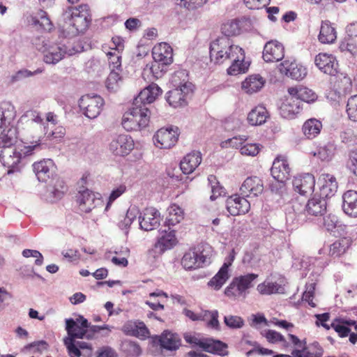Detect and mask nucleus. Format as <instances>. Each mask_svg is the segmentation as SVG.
Segmentation results:
<instances>
[{
    "label": "nucleus",
    "mask_w": 357,
    "mask_h": 357,
    "mask_svg": "<svg viewBox=\"0 0 357 357\" xmlns=\"http://www.w3.org/2000/svg\"><path fill=\"white\" fill-rule=\"evenodd\" d=\"M16 139V130L9 128L7 134L3 133L0 137V161L8 168V174L18 172L20 169L21 160L26 157L34 154V146L26 147L19 144L13 146Z\"/></svg>",
    "instance_id": "1"
},
{
    "label": "nucleus",
    "mask_w": 357,
    "mask_h": 357,
    "mask_svg": "<svg viewBox=\"0 0 357 357\" xmlns=\"http://www.w3.org/2000/svg\"><path fill=\"white\" fill-rule=\"evenodd\" d=\"M62 17L63 33L70 38L86 31L91 21L89 7L86 4L69 7L63 12Z\"/></svg>",
    "instance_id": "2"
},
{
    "label": "nucleus",
    "mask_w": 357,
    "mask_h": 357,
    "mask_svg": "<svg viewBox=\"0 0 357 357\" xmlns=\"http://www.w3.org/2000/svg\"><path fill=\"white\" fill-rule=\"evenodd\" d=\"M211 61L217 64L230 62L243 58V49L232 43L227 37H219L210 44Z\"/></svg>",
    "instance_id": "3"
},
{
    "label": "nucleus",
    "mask_w": 357,
    "mask_h": 357,
    "mask_svg": "<svg viewBox=\"0 0 357 357\" xmlns=\"http://www.w3.org/2000/svg\"><path fill=\"white\" fill-rule=\"evenodd\" d=\"M79 41L75 38L63 39L59 43L50 45L44 52L43 61L47 64H56L66 55L72 56L83 51Z\"/></svg>",
    "instance_id": "4"
},
{
    "label": "nucleus",
    "mask_w": 357,
    "mask_h": 357,
    "mask_svg": "<svg viewBox=\"0 0 357 357\" xmlns=\"http://www.w3.org/2000/svg\"><path fill=\"white\" fill-rule=\"evenodd\" d=\"M87 326H89L88 320L82 315H79L76 320L71 318L66 320V330L68 337L64 338L63 343L70 356L73 354H79L75 347L74 340L86 338Z\"/></svg>",
    "instance_id": "5"
},
{
    "label": "nucleus",
    "mask_w": 357,
    "mask_h": 357,
    "mask_svg": "<svg viewBox=\"0 0 357 357\" xmlns=\"http://www.w3.org/2000/svg\"><path fill=\"white\" fill-rule=\"evenodd\" d=\"M150 114L148 107L134 105L130 111L123 114L121 121L122 126L129 132L141 130L148 126Z\"/></svg>",
    "instance_id": "6"
},
{
    "label": "nucleus",
    "mask_w": 357,
    "mask_h": 357,
    "mask_svg": "<svg viewBox=\"0 0 357 357\" xmlns=\"http://www.w3.org/2000/svg\"><path fill=\"white\" fill-rule=\"evenodd\" d=\"M257 277V274L248 273L234 278L230 284L225 289V295L229 297L245 298L248 294V289L254 286L252 282Z\"/></svg>",
    "instance_id": "7"
},
{
    "label": "nucleus",
    "mask_w": 357,
    "mask_h": 357,
    "mask_svg": "<svg viewBox=\"0 0 357 357\" xmlns=\"http://www.w3.org/2000/svg\"><path fill=\"white\" fill-rule=\"evenodd\" d=\"M326 200L321 197H313L309 199L304 208V213L300 211L301 206L299 203L294 202L292 204V209L298 218V220L304 221L302 218L303 215L312 216H321L326 211Z\"/></svg>",
    "instance_id": "8"
},
{
    "label": "nucleus",
    "mask_w": 357,
    "mask_h": 357,
    "mask_svg": "<svg viewBox=\"0 0 357 357\" xmlns=\"http://www.w3.org/2000/svg\"><path fill=\"white\" fill-rule=\"evenodd\" d=\"M47 124H26L24 130V139L26 142L23 145L26 147L34 146V153L41 149L42 139L47 135Z\"/></svg>",
    "instance_id": "9"
},
{
    "label": "nucleus",
    "mask_w": 357,
    "mask_h": 357,
    "mask_svg": "<svg viewBox=\"0 0 357 357\" xmlns=\"http://www.w3.org/2000/svg\"><path fill=\"white\" fill-rule=\"evenodd\" d=\"M105 104L104 100L98 95H84L79 100V107L89 119H93L99 116Z\"/></svg>",
    "instance_id": "10"
},
{
    "label": "nucleus",
    "mask_w": 357,
    "mask_h": 357,
    "mask_svg": "<svg viewBox=\"0 0 357 357\" xmlns=\"http://www.w3.org/2000/svg\"><path fill=\"white\" fill-rule=\"evenodd\" d=\"M195 89V86L191 85H187V89L185 90L174 87L166 93V100L174 108L185 107L188 105V100L192 98Z\"/></svg>",
    "instance_id": "11"
},
{
    "label": "nucleus",
    "mask_w": 357,
    "mask_h": 357,
    "mask_svg": "<svg viewBox=\"0 0 357 357\" xmlns=\"http://www.w3.org/2000/svg\"><path fill=\"white\" fill-rule=\"evenodd\" d=\"M178 243L176 237L175 231L172 230L170 227L167 229L160 230V236L154 244L153 248L150 252H153L154 257L163 254L165 251L172 249Z\"/></svg>",
    "instance_id": "12"
},
{
    "label": "nucleus",
    "mask_w": 357,
    "mask_h": 357,
    "mask_svg": "<svg viewBox=\"0 0 357 357\" xmlns=\"http://www.w3.org/2000/svg\"><path fill=\"white\" fill-rule=\"evenodd\" d=\"M77 202L80 211L89 213L96 207L102 206L103 201L99 193H95L89 189L79 191L77 196Z\"/></svg>",
    "instance_id": "13"
},
{
    "label": "nucleus",
    "mask_w": 357,
    "mask_h": 357,
    "mask_svg": "<svg viewBox=\"0 0 357 357\" xmlns=\"http://www.w3.org/2000/svg\"><path fill=\"white\" fill-rule=\"evenodd\" d=\"M178 128H160L153 136L154 144L159 149H170L178 141Z\"/></svg>",
    "instance_id": "14"
},
{
    "label": "nucleus",
    "mask_w": 357,
    "mask_h": 357,
    "mask_svg": "<svg viewBox=\"0 0 357 357\" xmlns=\"http://www.w3.org/2000/svg\"><path fill=\"white\" fill-rule=\"evenodd\" d=\"M271 172L280 187H284V182L290 176V167L285 156L279 155L274 160Z\"/></svg>",
    "instance_id": "15"
},
{
    "label": "nucleus",
    "mask_w": 357,
    "mask_h": 357,
    "mask_svg": "<svg viewBox=\"0 0 357 357\" xmlns=\"http://www.w3.org/2000/svg\"><path fill=\"white\" fill-rule=\"evenodd\" d=\"M132 138L127 135H119L114 138L109 144V150L115 155L125 156L134 149Z\"/></svg>",
    "instance_id": "16"
},
{
    "label": "nucleus",
    "mask_w": 357,
    "mask_h": 357,
    "mask_svg": "<svg viewBox=\"0 0 357 357\" xmlns=\"http://www.w3.org/2000/svg\"><path fill=\"white\" fill-rule=\"evenodd\" d=\"M235 258V252L233 250L225 259L224 264L219 271L208 282V285L211 288L218 290L227 282L229 278V268L231 266Z\"/></svg>",
    "instance_id": "17"
},
{
    "label": "nucleus",
    "mask_w": 357,
    "mask_h": 357,
    "mask_svg": "<svg viewBox=\"0 0 357 357\" xmlns=\"http://www.w3.org/2000/svg\"><path fill=\"white\" fill-rule=\"evenodd\" d=\"M284 56V47L281 43L271 40L265 44L262 57L266 62H277L281 61Z\"/></svg>",
    "instance_id": "18"
},
{
    "label": "nucleus",
    "mask_w": 357,
    "mask_h": 357,
    "mask_svg": "<svg viewBox=\"0 0 357 357\" xmlns=\"http://www.w3.org/2000/svg\"><path fill=\"white\" fill-rule=\"evenodd\" d=\"M162 89L158 84L152 83L140 91L137 98H135L133 105L142 107H147L146 105H149L155 101L156 98L161 94Z\"/></svg>",
    "instance_id": "19"
},
{
    "label": "nucleus",
    "mask_w": 357,
    "mask_h": 357,
    "mask_svg": "<svg viewBox=\"0 0 357 357\" xmlns=\"http://www.w3.org/2000/svg\"><path fill=\"white\" fill-rule=\"evenodd\" d=\"M33 170L40 182H47L54 179L55 167L52 160H43L33 164Z\"/></svg>",
    "instance_id": "20"
},
{
    "label": "nucleus",
    "mask_w": 357,
    "mask_h": 357,
    "mask_svg": "<svg viewBox=\"0 0 357 357\" xmlns=\"http://www.w3.org/2000/svg\"><path fill=\"white\" fill-rule=\"evenodd\" d=\"M240 191L243 197H256L264 191V183L257 176L248 177L242 183Z\"/></svg>",
    "instance_id": "21"
},
{
    "label": "nucleus",
    "mask_w": 357,
    "mask_h": 357,
    "mask_svg": "<svg viewBox=\"0 0 357 357\" xmlns=\"http://www.w3.org/2000/svg\"><path fill=\"white\" fill-rule=\"evenodd\" d=\"M292 185L296 192L301 195H307L314 190L315 179L312 174H304L294 177Z\"/></svg>",
    "instance_id": "22"
},
{
    "label": "nucleus",
    "mask_w": 357,
    "mask_h": 357,
    "mask_svg": "<svg viewBox=\"0 0 357 357\" xmlns=\"http://www.w3.org/2000/svg\"><path fill=\"white\" fill-rule=\"evenodd\" d=\"M159 211L154 208H146L143 215L139 216V225L141 229L151 231L159 225L160 216Z\"/></svg>",
    "instance_id": "23"
},
{
    "label": "nucleus",
    "mask_w": 357,
    "mask_h": 357,
    "mask_svg": "<svg viewBox=\"0 0 357 357\" xmlns=\"http://www.w3.org/2000/svg\"><path fill=\"white\" fill-rule=\"evenodd\" d=\"M279 70L282 74L293 79H303L307 75L306 68L296 61H284L280 64Z\"/></svg>",
    "instance_id": "24"
},
{
    "label": "nucleus",
    "mask_w": 357,
    "mask_h": 357,
    "mask_svg": "<svg viewBox=\"0 0 357 357\" xmlns=\"http://www.w3.org/2000/svg\"><path fill=\"white\" fill-rule=\"evenodd\" d=\"M226 208L231 215L236 216L248 213L250 204L245 197L233 195L227 199Z\"/></svg>",
    "instance_id": "25"
},
{
    "label": "nucleus",
    "mask_w": 357,
    "mask_h": 357,
    "mask_svg": "<svg viewBox=\"0 0 357 357\" xmlns=\"http://www.w3.org/2000/svg\"><path fill=\"white\" fill-rule=\"evenodd\" d=\"M314 63L326 74L335 75L337 73V63L332 54L320 53L315 56Z\"/></svg>",
    "instance_id": "26"
},
{
    "label": "nucleus",
    "mask_w": 357,
    "mask_h": 357,
    "mask_svg": "<svg viewBox=\"0 0 357 357\" xmlns=\"http://www.w3.org/2000/svg\"><path fill=\"white\" fill-rule=\"evenodd\" d=\"M16 116L15 107L10 102H4L0 106V137L7 134L9 126Z\"/></svg>",
    "instance_id": "27"
},
{
    "label": "nucleus",
    "mask_w": 357,
    "mask_h": 357,
    "mask_svg": "<svg viewBox=\"0 0 357 357\" xmlns=\"http://www.w3.org/2000/svg\"><path fill=\"white\" fill-rule=\"evenodd\" d=\"M153 58L162 64L170 65L173 62L172 48L166 43L159 44L153 48Z\"/></svg>",
    "instance_id": "28"
},
{
    "label": "nucleus",
    "mask_w": 357,
    "mask_h": 357,
    "mask_svg": "<svg viewBox=\"0 0 357 357\" xmlns=\"http://www.w3.org/2000/svg\"><path fill=\"white\" fill-rule=\"evenodd\" d=\"M227 345L220 340L202 338V351L225 356L228 354Z\"/></svg>",
    "instance_id": "29"
},
{
    "label": "nucleus",
    "mask_w": 357,
    "mask_h": 357,
    "mask_svg": "<svg viewBox=\"0 0 357 357\" xmlns=\"http://www.w3.org/2000/svg\"><path fill=\"white\" fill-rule=\"evenodd\" d=\"M288 93L290 96L295 98L296 101H303L306 102H313L317 99V95L311 89L301 86H296L288 89Z\"/></svg>",
    "instance_id": "30"
},
{
    "label": "nucleus",
    "mask_w": 357,
    "mask_h": 357,
    "mask_svg": "<svg viewBox=\"0 0 357 357\" xmlns=\"http://www.w3.org/2000/svg\"><path fill=\"white\" fill-rule=\"evenodd\" d=\"M201 164V153L192 152L185 155L180 162V169L184 174H189Z\"/></svg>",
    "instance_id": "31"
},
{
    "label": "nucleus",
    "mask_w": 357,
    "mask_h": 357,
    "mask_svg": "<svg viewBox=\"0 0 357 357\" xmlns=\"http://www.w3.org/2000/svg\"><path fill=\"white\" fill-rule=\"evenodd\" d=\"M159 343L162 349L168 351H176L180 347L181 341L178 335L169 331H165L160 336Z\"/></svg>",
    "instance_id": "32"
},
{
    "label": "nucleus",
    "mask_w": 357,
    "mask_h": 357,
    "mask_svg": "<svg viewBox=\"0 0 357 357\" xmlns=\"http://www.w3.org/2000/svg\"><path fill=\"white\" fill-rule=\"evenodd\" d=\"M324 183L320 188V196L321 198L326 199L335 195L337 190V183L336 178L328 174H322Z\"/></svg>",
    "instance_id": "33"
},
{
    "label": "nucleus",
    "mask_w": 357,
    "mask_h": 357,
    "mask_svg": "<svg viewBox=\"0 0 357 357\" xmlns=\"http://www.w3.org/2000/svg\"><path fill=\"white\" fill-rule=\"evenodd\" d=\"M342 208L350 216L357 217V192L349 190L343 195Z\"/></svg>",
    "instance_id": "34"
},
{
    "label": "nucleus",
    "mask_w": 357,
    "mask_h": 357,
    "mask_svg": "<svg viewBox=\"0 0 357 357\" xmlns=\"http://www.w3.org/2000/svg\"><path fill=\"white\" fill-rule=\"evenodd\" d=\"M318 38L324 44H331L335 41L337 38L336 30L329 21L322 22Z\"/></svg>",
    "instance_id": "35"
},
{
    "label": "nucleus",
    "mask_w": 357,
    "mask_h": 357,
    "mask_svg": "<svg viewBox=\"0 0 357 357\" xmlns=\"http://www.w3.org/2000/svg\"><path fill=\"white\" fill-rule=\"evenodd\" d=\"M264 79L259 75H252L242 82V89L248 93H253L262 89Z\"/></svg>",
    "instance_id": "36"
},
{
    "label": "nucleus",
    "mask_w": 357,
    "mask_h": 357,
    "mask_svg": "<svg viewBox=\"0 0 357 357\" xmlns=\"http://www.w3.org/2000/svg\"><path fill=\"white\" fill-rule=\"evenodd\" d=\"M268 117V112L266 107L258 105L248 113L247 119L251 126H260L266 121Z\"/></svg>",
    "instance_id": "37"
},
{
    "label": "nucleus",
    "mask_w": 357,
    "mask_h": 357,
    "mask_svg": "<svg viewBox=\"0 0 357 357\" xmlns=\"http://www.w3.org/2000/svg\"><path fill=\"white\" fill-rule=\"evenodd\" d=\"M301 110V102L290 96L287 99L280 107V114L284 119H292L299 113Z\"/></svg>",
    "instance_id": "38"
},
{
    "label": "nucleus",
    "mask_w": 357,
    "mask_h": 357,
    "mask_svg": "<svg viewBox=\"0 0 357 357\" xmlns=\"http://www.w3.org/2000/svg\"><path fill=\"white\" fill-rule=\"evenodd\" d=\"M323 354L324 350L318 342H314L301 349H294L291 352L293 357H321Z\"/></svg>",
    "instance_id": "39"
},
{
    "label": "nucleus",
    "mask_w": 357,
    "mask_h": 357,
    "mask_svg": "<svg viewBox=\"0 0 357 357\" xmlns=\"http://www.w3.org/2000/svg\"><path fill=\"white\" fill-rule=\"evenodd\" d=\"M321 122L316 119L307 120L303 126V132L308 139L314 138L321 131Z\"/></svg>",
    "instance_id": "40"
},
{
    "label": "nucleus",
    "mask_w": 357,
    "mask_h": 357,
    "mask_svg": "<svg viewBox=\"0 0 357 357\" xmlns=\"http://www.w3.org/2000/svg\"><path fill=\"white\" fill-rule=\"evenodd\" d=\"M171 82L174 87L187 89V85L195 86L194 84L189 81L188 73L186 70H179L176 71L171 78Z\"/></svg>",
    "instance_id": "41"
},
{
    "label": "nucleus",
    "mask_w": 357,
    "mask_h": 357,
    "mask_svg": "<svg viewBox=\"0 0 357 357\" xmlns=\"http://www.w3.org/2000/svg\"><path fill=\"white\" fill-rule=\"evenodd\" d=\"M201 257L194 250L185 252L181 259V264L186 270L196 269L199 267Z\"/></svg>",
    "instance_id": "42"
},
{
    "label": "nucleus",
    "mask_w": 357,
    "mask_h": 357,
    "mask_svg": "<svg viewBox=\"0 0 357 357\" xmlns=\"http://www.w3.org/2000/svg\"><path fill=\"white\" fill-rule=\"evenodd\" d=\"M167 211L168 215L166 218L165 223L167 225L168 227L176 225L183 219V211L176 204L171 205L168 208Z\"/></svg>",
    "instance_id": "43"
},
{
    "label": "nucleus",
    "mask_w": 357,
    "mask_h": 357,
    "mask_svg": "<svg viewBox=\"0 0 357 357\" xmlns=\"http://www.w3.org/2000/svg\"><path fill=\"white\" fill-rule=\"evenodd\" d=\"M257 291L264 295H270L273 294H283L284 288L282 284L277 282L265 281L257 285Z\"/></svg>",
    "instance_id": "44"
},
{
    "label": "nucleus",
    "mask_w": 357,
    "mask_h": 357,
    "mask_svg": "<svg viewBox=\"0 0 357 357\" xmlns=\"http://www.w3.org/2000/svg\"><path fill=\"white\" fill-rule=\"evenodd\" d=\"M356 323L352 320H347L344 319H335L331 324L333 328L341 337H347L349 334L351 330L347 326L354 325Z\"/></svg>",
    "instance_id": "45"
},
{
    "label": "nucleus",
    "mask_w": 357,
    "mask_h": 357,
    "mask_svg": "<svg viewBox=\"0 0 357 357\" xmlns=\"http://www.w3.org/2000/svg\"><path fill=\"white\" fill-rule=\"evenodd\" d=\"M20 124H47L42 118L40 113L36 110L26 111L20 119Z\"/></svg>",
    "instance_id": "46"
},
{
    "label": "nucleus",
    "mask_w": 357,
    "mask_h": 357,
    "mask_svg": "<svg viewBox=\"0 0 357 357\" xmlns=\"http://www.w3.org/2000/svg\"><path fill=\"white\" fill-rule=\"evenodd\" d=\"M245 59V53L244 50H243V58L238 59H232L230 62L231 63V65L229 66V68L227 69V73L229 75H236L241 73H245L249 67V63L245 62L244 61Z\"/></svg>",
    "instance_id": "47"
},
{
    "label": "nucleus",
    "mask_w": 357,
    "mask_h": 357,
    "mask_svg": "<svg viewBox=\"0 0 357 357\" xmlns=\"http://www.w3.org/2000/svg\"><path fill=\"white\" fill-rule=\"evenodd\" d=\"M349 245V239L346 238L339 239L330 245L329 255L334 257H339L346 252Z\"/></svg>",
    "instance_id": "48"
},
{
    "label": "nucleus",
    "mask_w": 357,
    "mask_h": 357,
    "mask_svg": "<svg viewBox=\"0 0 357 357\" xmlns=\"http://www.w3.org/2000/svg\"><path fill=\"white\" fill-rule=\"evenodd\" d=\"M202 321L206 322V325L208 328L215 331H220L218 312L217 310L202 311Z\"/></svg>",
    "instance_id": "49"
},
{
    "label": "nucleus",
    "mask_w": 357,
    "mask_h": 357,
    "mask_svg": "<svg viewBox=\"0 0 357 357\" xmlns=\"http://www.w3.org/2000/svg\"><path fill=\"white\" fill-rule=\"evenodd\" d=\"M119 72L111 70L106 79L105 86L110 92H116L121 86L122 77L120 76Z\"/></svg>",
    "instance_id": "50"
},
{
    "label": "nucleus",
    "mask_w": 357,
    "mask_h": 357,
    "mask_svg": "<svg viewBox=\"0 0 357 357\" xmlns=\"http://www.w3.org/2000/svg\"><path fill=\"white\" fill-rule=\"evenodd\" d=\"M88 325L86 328V338L88 340H92L95 338L96 334L102 331V336L107 337L111 332V328L109 325L105 324L103 326H96L92 325L91 323L88 321Z\"/></svg>",
    "instance_id": "51"
},
{
    "label": "nucleus",
    "mask_w": 357,
    "mask_h": 357,
    "mask_svg": "<svg viewBox=\"0 0 357 357\" xmlns=\"http://www.w3.org/2000/svg\"><path fill=\"white\" fill-rule=\"evenodd\" d=\"M335 146L332 143L320 146L314 155L317 156L322 161L328 162L332 160L335 155Z\"/></svg>",
    "instance_id": "52"
},
{
    "label": "nucleus",
    "mask_w": 357,
    "mask_h": 357,
    "mask_svg": "<svg viewBox=\"0 0 357 357\" xmlns=\"http://www.w3.org/2000/svg\"><path fill=\"white\" fill-rule=\"evenodd\" d=\"M208 185L211 188V195L210 197L211 200L213 201L218 197L225 195L224 188L220 185L216 177L213 175H210L208 177Z\"/></svg>",
    "instance_id": "53"
},
{
    "label": "nucleus",
    "mask_w": 357,
    "mask_h": 357,
    "mask_svg": "<svg viewBox=\"0 0 357 357\" xmlns=\"http://www.w3.org/2000/svg\"><path fill=\"white\" fill-rule=\"evenodd\" d=\"M222 33L225 35L223 37L236 36L240 34L241 30L237 19L229 21L221 27Z\"/></svg>",
    "instance_id": "54"
},
{
    "label": "nucleus",
    "mask_w": 357,
    "mask_h": 357,
    "mask_svg": "<svg viewBox=\"0 0 357 357\" xmlns=\"http://www.w3.org/2000/svg\"><path fill=\"white\" fill-rule=\"evenodd\" d=\"M66 190L67 187L64 181L60 178H57L55 183L49 189L51 197L53 198L52 201L60 199Z\"/></svg>",
    "instance_id": "55"
},
{
    "label": "nucleus",
    "mask_w": 357,
    "mask_h": 357,
    "mask_svg": "<svg viewBox=\"0 0 357 357\" xmlns=\"http://www.w3.org/2000/svg\"><path fill=\"white\" fill-rule=\"evenodd\" d=\"M123 351L130 357H138L142 354V349L138 344L135 342L128 341L123 344Z\"/></svg>",
    "instance_id": "56"
},
{
    "label": "nucleus",
    "mask_w": 357,
    "mask_h": 357,
    "mask_svg": "<svg viewBox=\"0 0 357 357\" xmlns=\"http://www.w3.org/2000/svg\"><path fill=\"white\" fill-rule=\"evenodd\" d=\"M347 113L349 119L357 121V94L351 96L347 101Z\"/></svg>",
    "instance_id": "57"
},
{
    "label": "nucleus",
    "mask_w": 357,
    "mask_h": 357,
    "mask_svg": "<svg viewBox=\"0 0 357 357\" xmlns=\"http://www.w3.org/2000/svg\"><path fill=\"white\" fill-rule=\"evenodd\" d=\"M109 60V65L111 70L121 71V56L119 52H109L107 54Z\"/></svg>",
    "instance_id": "58"
},
{
    "label": "nucleus",
    "mask_w": 357,
    "mask_h": 357,
    "mask_svg": "<svg viewBox=\"0 0 357 357\" xmlns=\"http://www.w3.org/2000/svg\"><path fill=\"white\" fill-rule=\"evenodd\" d=\"M241 32L242 31H251L256 22L255 18H251L249 16H243L241 18L237 19Z\"/></svg>",
    "instance_id": "59"
},
{
    "label": "nucleus",
    "mask_w": 357,
    "mask_h": 357,
    "mask_svg": "<svg viewBox=\"0 0 357 357\" xmlns=\"http://www.w3.org/2000/svg\"><path fill=\"white\" fill-rule=\"evenodd\" d=\"M213 256V248L208 243H202V266L209 265Z\"/></svg>",
    "instance_id": "60"
},
{
    "label": "nucleus",
    "mask_w": 357,
    "mask_h": 357,
    "mask_svg": "<svg viewBox=\"0 0 357 357\" xmlns=\"http://www.w3.org/2000/svg\"><path fill=\"white\" fill-rule=\"evenodd\" d=\"M40 73H42V70L39 68H38L33 72H31L27 69H22L18 70L15 75H13L11 77V81L13 82H18L22 80L24 78L31 77Z\"/></svg>",
    "instance_id": "61"
},
{
    "label": "nucleus",
    "mask_w": 357,
    "mask_h": 357,
    "mask_svg": "<svg viewBox=\"0 0 357 357\" xmlns=\"http://www.w3.org/2000/svg\"><path fill=\"white\" fill-rule=\"evenodd\" d=\"M261 335L267 339L269 342L275 343V342H284L285 339L284 336L280 333L273 331V330H267L261 332Z\"/></svg>",
    "instance_id": "62"
},
{
    "label": "nucleus",
    "mask_w": 357,
    "mask_h": 357,
    "mask_svg": "<svg viewBox=\"0 0 357 357\" xmlns=\"http://www.w3.org/2000/svg\"><path fill=\"white\" fill-rule=\"evenodd\" d=\"M224 321L228 327L233 328H240L243 325V320L238 316H225Z\"/></svg>",
    "instance_id": "63"
},
{
    "label": "nucleus",
    "mask_w": 357,
    "mask_h": 357,
    "mask_svg": "<svg viewBox=\"0 0 357 357\" xmlns=\"http://www.w3.org/2000/svg\"><path fill=\"white\" fill-rule=\"evenodd\" d=\"M347 165L349 171L357 176V149L350 151Z\"/></svg>",
    "instance_id": "64"
}]
</instances>
